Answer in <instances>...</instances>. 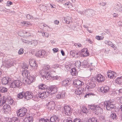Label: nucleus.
Masks as SVG:
<instances>
[{"label":"nucleus","instance_id":"f257e3e1","mask_svg":"<svg viewBox=\"0 0 122 122\" xmlns=\"http://www.w3.org/2000/svg\"><path fill=\"white\" fill-rule=\"evenodd\" d=\"M52 70L51 67L49 65L45 66L41 71V74L43 78H49V75Z\"/></svg>","mask_w":122,"mask_h":122},{"label":"nucleus","instance_id":"f03ea898","mask_svg":"<svg viewBox=\"0 0 122 122\" xmlns=\"http://www.w3.org/2000/svg\"><path fill=\"white\" fill-rule=\"evenodd\" d=\"M105 107L106 109L108 111H111L112 109H114L116 108L115 105L113 104L111 100L106 101L104 103Z\"/></svg>","mask_w":122,"mask_h":122},{"label":"nucleus","instance_id":"7ed1b4c3","mask_svg":"<svg viewBox=\"0 0 122 122\" xmlns=\"http://www.w3.org/2000/svg\"><path fill=\"white\" fill-rule=\"evenodd\" d=\"M96 86V84L94 82L91 81L88 83L85 87V91L88 92H90L94 90V88Z\"/></svg>","mask_w":122,"mask_h":122},{"label":"nucleus","instance_id":"20e7f679","mask_svg":"<svg viewBox=\"0 0 122 122\" xmlns=\"http://www.w3.org/2000/svg\"><path fill=\"white\" fill-rule=\"evenodd\" d=\"M27 109L25 107H22L17 111V116L18 117H25L27 115Z\"/></svg>","mask_w":122,"mask_h":122},{"label":"nucleus","instance_id":"39448f33","mask_svg":"<svg viewBox=\"0 0 122 122\" xmlns=\"http://www.w3.org/2000/svg\"><path fill=\"white\" fill-rule=\"evenodd\" d=\"M22 85V83L19 80H16L12 82L10 85L11 87L16 88H20Z\"/></svg>","mask_w":122,"mask_h":122},{"label":"nucleus","instance_id":"423d86ee","mask_svg":"<svg viewBox=\"0 0 122 122\" xmlns=\"http://www.w3.org/2000/svg\"><path fill=\"white\" fill-rule=\"evenodd\" d=\"M58 89V87L56 86H52L48 88L47 92L49 95H52L57 92Z\"/></svg>","mask_w":122,"mask_h":122},{"label":"nucleus","instance_id":"0eeeda50","mask_svg":"<svg viewBox=\"0 0 122 122\" xmlns=\"http://www.w3.org/2000/svg\"><path fill=\"white\" fill-rule=\"evenodd\" d=\"M72 109L70 106H65L64 107V111L65 115L70 116L72 112Z\"/></svg>","mask_w":122,"mask_h":122},{"label":"nucleus","instance_id":"6e6552de","mask_svg":"<svg viewBox=\"0 0 122 122\" xmlns=\"http://www.w3.org/2000/svg\"><path fill=\"white\" fill-rule=\"evenodd\" d=\"M85 14L88 18L92 17L94 15V11L91 9H88L85 10Z\"/></svg>","mask_w":122,"mask_h":122},{"label":"nucleus","instance_id":"1a4fd4ad","mask_svg":"<svg viewBox=\"0 0 122 122\" xmlns=\"http://www.w3.org/2000/svg\"><path fill=\"white\" fill-rule=\"evenodd\" d=\"M36 55L41 58L45 57L47 55L46 51L44 50H40L38 51L35 54Z\"/></svg>","mask_w":122,"mask_h":122},{"label":"nucleus","instance_id":"9d476101","mask_svg":"<svg viewBox=\"0 0 122 122\" xmlns=\"http://www.w3.org/2000/svg\"><path fill=\"white\" fill-rule=\"evenodd\" d=\"M49 96V94L47 92L42 91L38 94V97L41 98L45 99Z\"/></svg>","mask_w":122,"mask_h":122},{"label":"nucleus","instance_id":"9b49d317","mask_svg":"<svg viewBox=\"0 0 122 122\" xmlns=\"http://www.w3.org/2000/svg\"><path fill=\"white\" fill-rule=\"evenodd\" d=\"M33 94L31 92L27 91L24 92V98L27 100H29L32 98L33 97Z\"/></svg>","mask_w":122,"mask_h":122},{"label":"nucleus","instance_id":"f8f14e48","mask_svg":"<svg viewBox=\"0 0 122 122\" xmlns=\"http://www.w3.org/2000/svg\"><path fill=\"white\" fill-rule=\"evenodd\" d=\"M110 91L109 87L107 85H105L101 87L100 89V92L102 93H106L109 92Z\"/></svg>","mask_w":122,"mask_h":122},{"label":"nucleus","instance_id":"ddd939ff","mask_svg":"<svg viewBox=\"0 0 122 122\" xmlns=\"http://www.w3.org/2000/svg\"><path fill=\"white\" fill-rule=\"evenodd\" d=\"M74 86L76 87H80L84 85V83L83 82H81L79 80H75L73 82Z\"/></svg>","mask_w":122,"mask_h":122},{"label":"nucleus","instance_id":"4468645a","mask_svg":"<svg viewBox=\"0 0 122 122\" xmlns=\"http://www.w3.org/2000/svg\"><path fill=\"white\" fill-rule=\"evenodd\" d=\"M3 109L5 113L7 114L10 112L11 108L10 106L7 104H5L3 107Z\"/></svg>","mask_w":122,"mask_h":122},{"label":"nucleus","instance_id":"2eb2a0df","mask_svg":"<svg viewBox=\"0 0 122 122\" xmlns=\"http://www.w3.org/2000/svg\"><path fill=\"white\" fill-rule=\"evenodd\" d=\"M29 63L30 66L32 69H36L38 67V65L37 64L36 61L34 60H29Z\"/></svg>","mask_w":122,"mask_h":122},{"label":"nucleus","instance_id":"dca6fc26","mask_svg":"<svg viewBox=\"0 0 122 122\" xmlns=\"http://www.w3.org/2000/svg\"><path fill=\"white\" fill-rule=\"evenodd\" d=\"M14 61L13 59H11L6 61L4 63V65L6 67L9 68L10 67L13 65Z\"/></svg>","mask_w":122,"mask_h":122},{"label":"nucleus","instance_id":"f3484780","mask_svg":"<svg viewBox=\"0 0 122 122\" xmlns=\"http://www.w3.org/2000/svg\"><path fill=\"white\" fill-rule=\"evenodd\" d=\"M95 80L98 82L101 83L104 81L105 78L101 74H98Z\"/></svg>","mask_w":122,"mask_h":122},{"label":"nucleus","instance_id":"a211bd4d","mask_svg":"<svg viewBox=\"0 0 122 122\" xmlns=\"http://www.w3.org/2000/svg\"><path fill=\"white\" fill-rule=\"evenodd\" d=\"M70 54L73 57L75 58L79 57L80 56V52L75 50H72L70 52Z\"/></svg>","mask_w":122,"mask_h":122},{"label":"nucleus","instance_id":"6ab92c4d","mask_svg":"<svg viewBox=\"0 0 122 122\" xmlns=\"http://www.w3.org/2000/svg\"><path fill=\"white\" fill-rule=\"evenodd\" d=\"M39 90H41L42 91L47 92L48 88L47 86L44 84H40L39 86Z\"/></svg>","mask_w":122,"mask_h":122},{"label":"nucleus","instance_id":"aec40b11","mask_svg":"<svg viewBox=\"0 0 122 122\" xmlns=\"http://www.w3.org/2000/svg\"><path fill=\"white\" fill-rule=\"evenodd\" d=\"M80 53V56L82 57H85L88 56L89 53L87 51V49L86 48L83 49L81 50Z\"/></svg>","mask_w":122,"mask_h":122},{"label":"nucleus","instance_id":"412c9836","mask_svg":"<svg viewBox=\"0 0 122 122\" xmlns=\"http://www.w3.org/2000/svg\"><path fill=\"white\" fill-rule=\"evenodd\" d=\"M83 88L80 87H78L76 89L75 91L76 94L78 96V97L79 96H80L81 95H82L83 92Z\"/></svg>","mask_w":122,"mask_h":122},{"label":"nucleus","instance_id":"4be33fe9","mask_svg":"<svg viewBox=\"0 0 122 122\" xmlns=\"http://www.w3.org/2000/svg\"><path fill=\"white\" fill-rule=\"evenodd\" d=\"M11 80V78L9 77L3 78L2 79V82L3 84L6 85L10 82Z\"/></svg>","mask_w":122,"mask_h":122},{"label":"nucleus","instance_id":"5701e85b","mask_svg":"<svg viewBox=\"0 0 122 122\" xmlns=\"http://www.w3.org/2000/svg\"><path fill=\"white\" fill-rule=\"evenodd\" d=\"M116 75V74L115 72L111 71L108 72L107 73L108 77L110 79L115 78Z\"/></svg>","mask_w":122,"mask_h":122},{"label":"nucleus","instance_id":"b1692460","mask_svg":"<svg viewBox=\"0 0 122 122\" xmlns=\"http://www.w3.org/2000/svg\"><path fill=\"white\" fill-rule=\"evenodd\" d=\"M99 120L100 122H112L109 119V118H107L103 116H100Z\"/></svg>","mask_w":122,"mask_h":122},{"label":"nucleus","instance_id":"393cba45","mask_svg":"<svg viewBox=\"0 0 122 122\" xmlns=\"http://www.w3.org/2000/svg\"><path fill=\"white\" fill-rule=\"evenodd\" d=\"M55 104L53 101H51L48 103V107L49 109L53 110L55 108Z\"/></svg>","mask_w":122,"mask_h":122},{"label":"nucleus","instance_id":"a878e982","mask_svg":"<svg viewBox=\"0 0 122 122\" xmlns=\"http://www.w3.org/2000/svg\"><path fill=\"white\" fill-rule=\"evenodd\" d=\"M71 84V81L69 79H66L62 82V85L66 87L69 86Z\"/></svg>","mask_w":122,"mask_h":122},{"label":"nucleus","instance_id":"bb28decb","mask_svg":"<svg viewBox=\"0 0 122 122\" xmlns=\"http://www.w3.org/2000/svg\"><path fill=\"white\" fill-rule=\"evenodd\" d=\"M59 118L56 115H54L50 118V121L51 122H59Z\"/></svg>","mask_w":122,"mask_h":122},{"label":"nucleus","instance_id":"cd10ccee","mask_svg":"<svg viewBox=\"0 0 122 122\" xmlns=\"http://www.w3.org/2000/svg\"><path fill=\"white\" fill-rule=\"evenodd\" d=\"M95 110V111L96 112V114H97V115H98V114H101L103 112V109L102 108L99 106H97L96 107Z\"/></svg>","mask_w":122,"mask_h":122},{"label":"nucleus","instance_id":"c85d7f7f","mask_svg":"<svg viewBox=\"0 0 122 122\" xmlns=\"http://www.w3.org/2000/svg\"><path fill=\"white\" fill-rule=\"evenodd\" d=\"M65 92H62L58 94L56 96V97L57 99H63L65 97Z\"/></svg>","mask_w":122,"mask_h":122},{"label":"nucleus","instance_id":"c756f323","mask_svg":"<svg viewBox=\"0 0 122 122\" xmlns=\"http://www.w3.org/2000/svg\"><path fill=\"white\" fill-rule=\"evenodd\" d=\"M27 78L29 84L34 82L35 80V77L33 76H30L29 75Z\"/></svg>","mask_w":122,"mask_h":122},{"label":"nucleus","instance_id":"7c9ffc66","mask_svg":"<svg viewBox=\"0 0 122 122\" xmlns=\"http://www.w3.org/2000/svg\"><path fill=\"white\" fill-rule=\"evenodd\" d=\"M22 74L24 78L27 77L30 75L29 71L27 70H22Z\"/></svg>","mask_w":122,"mask_h":122},{"label":"nucleus","instance_id":"2f4dec72","mask_svg":"<svg viewBox=\"0 0 122 122\" xmlns=\"http://www.w3.org/2000/svg\"><path fill=\"white\" fill-rule=\"evenodd\" d=\"M24 122H32L33 117L31 116H30L28 117H25L23 120Z\"/></svg>","mask_w":122,"mask_h":122},{"label":"nucleus","instance_id":"473e14b6","mask_svg":"<svg viewBox=\"0 0 122 122\" xmlns=\"http://www.w3.org/2000/svg\"><path fill=\"white\" fill-rule=\"evenodd\" d=\"M81 66L83 68L89 67V65L87 61L86 60H84L81 63Z\"/></svg>","mask_w":122,"mask_h":122},{"label":"nucleus","instance_id":"72a5a7b5","mask_svg":"<svg viewBox=\"0 0 122 122\" xmlns=\"http://www.w3.org/2000/svg\"><path fill=\"white\" fill-rule=\"evenodd\" d=\"M6 98L3 97L0 98V106H3V104L6 102Z\"/></svg>","mask_w":122,"mask_h":122},{"label":"nucleus","instance_id":"f704fd0d","mask_svg":"<svg viewBox=\"0 0 122 122\" xmlns=\"http://www.w3.org/2000/svg\"><path fill=\"white\" fill-rule=\"evenodd\" d=\"M49 76L50 77H49V78H47V77H46L45 78L47 80H49L51 79H52L53 80H57L59 78L57 76H54L51 74L49 75Z\"/></svg>","mask_w":122,"mask_h":122},{"label":"nucleus","instance_id":"c9c22d12","mask_svg":"<svg viewBox=\"0 0 122 122\" xmlns=\"http://www.w3.org/2000/svg\"><path fill=\"white\" fill-rule=\"evenodd\" d=\"M116 83L119 85H122V76L118 77L115 80Z\"/></svg>","mask_w":122,"mask_h":122},{"label":"nucleus","instance_id":"e433bc0d","mask_svg":"<svg viewBox=\"0 0 122 122\" xmlns=\"http://www.w3.org/2000/svg\"><path fill=\"white\" fill-rule=\"evenodd\" d=\"M71 73L72 76H76L77 74V71L75 68H73L71 70Z\"/></svg>","mask_w":122,"mask_h":122},{"label":"nucleus","instance_id":"4c0bfd02","mask_svg":"<svg viewBox=\"0 0 122 122\" xmlns=\"http://www.w3.org/2000/svg\"><path fill=\"white\" fill-rule=\"evenodd\" d=\"M64 20L66 23L67 24H69L71 21V17L69 16L65 17Z\"/></svg>","mask_w":122,"mask_h":122},{"label":"nucleus","instance_id":"58836bf2","mask_svg":"<svg viewBox=\"0 0 122 122\" xmlns=\"http://www.w3.org/2000/svg\"><path fill=\"white\" fill-rule=\"evenodd\" d=\"M111 119L114 121L116 120L118 118V117L116 114L113 112L111 114Z\"/></svg>","mask_w":122,"mask_h":122},{"label":"nucleus","instance_id":"ea45409f","mask_svg":"<svg viewBox=\"0 0 122 122\" xmlns=\"http://www.w3.org/2000/svg\"><path fill=\"white\" fill-rule=\"evenodd\" d=\"M24 92H22L17 94V97L20 99H22L23 97L24 98Z\"/></svg>","mask_w":122,"mask_h":122},{"label":"nucleus","instance_id":"a19ab883","mask_svg":"<svg viewBox=\"0 0 122 122\" xmlns=\"http://www.w3.org/2000/svg\"><path fill=\"white\" fill-rule=\"evenodd\" d=\"M116 10L119 12L122 11V7L120 4H117L116 6Z\"/></svg>","mask_w":122,"mask_h":122},{"label":"nucleus","instance_id":"79ce46f5","mask_svg":"<svg viewBox=\"0 0 122 122\" xmlns=\"http://www.w3.org/2000/svg\"><path fill=\"white\" fill-rule=\"evenodd\" d=\"M11 122H19L20 120L17 117H13L11 119Z\"/></svg>","mask_w":122,"mask_h":122},{"label":"nucleus","instance_id":"37998d69","mask_svg":"<svg viewBox=\"0 0 122 122\" xmlns=\"http://www.w3.org/2000/svg\"><path fill=\"white\" fill-rule=\"evenodd\" d=\"M0 91L2 93H5L7 91V89L5 87H1L0 88Z\"/></svg>","mask_w":122,"mask_h":122},{"label":"nucleus","instance_id":"c03bdc74","mask_svg":"<svg viewBox=\"0 0 122 122\" xmlns=\"http://www.w3.org/2000/svg\"><path fill=\"white\" fill-rule=\"evenodd\" d=\"M21 67L24 69H28V65L25 63H23L22 64Z\"/></svg>","mask_w":122,"mask_h":122},{"label":"nucleus","instance_id":"a18cd8bd","mask_svg":"<svg viewBox=\"0 0 122 122\" xmlns=\"http://www.w3.org/2000/svg\"><path fill=\"white\" fill-rule=\"evenodd\" d=\"M42 36H45L46 37H48L49 36V34L47 32H41Z\"/></svg>","mask_w":122,"mask_h":122},{"label":"nucleus","instance_id":"49530a36","mask_svg":"<svg viewBox=\"0 0 122 122\" xmlns=\"http://www.w3.org/2000/svg\"><path fill=\"white\" fill-rule=\"evenodd\" d=\"M89 122H99L96 118L93 117L89 120Z\"/></svg>","mask_w":122,"mask_h":122},{"label":"nucleus","instance_id":"de8ad7c7","mask_svg":"<svg viewBox=\"0 0 122 122\" xmlns=\"http://www.w3.org/2000/svg\"><path fill=\"white\" fill-rule=\"evenodd\" d=\"M90 108L92 110H94L95 111L96 109V107H97V106H96L95 105H91L89 106Z\"/></svg>","mask_w":122,"mask_h":122},{"label":"nucleus","instance_id":"09e8293b","mask_svg":"<svg viewBox=\"0 0 122 122\" xmlns=\"http://www.w3.org/2000/svg\"><path fill=\"white\" fill-rule=\"evenodd\" d=\"M75 64L76 66L78 67H80L81 66V62L80 61H77L75 62Z\"/></svg>","mask_w":122,"mask_h":122},{"label":"nucleus","instance_id":"8fccbe9b","mask_svg":"<svg viewBox=\"0 0 122 122\" xmlns=\"http://www.w3.org/2000/svg\"><path fill=\"white\" fill-rule=\"evenodd\" d=\"M94 95V94L93 93H86V94L84 96L85 97H90V96H92Z\"/></svg>","mask_w":122,"mask_h":122},{"label":"nucleus","instance_id":"3c124183","mask_svg":"<svg viewBox=\"0 0 122 122\" xmlns=\"http://www.w3.org/2000/svg\"><path fill=\"white\" fill-rule=\"evenodd\" d=\"M82 111L84 113H86L87 112V110L86 108L84 107L81 109Z\"/></svg>","mask_w":122,"mask_h":122},{"label":"nucleus","instance_id":"603ef678","mask_svg":"<svg viewBox=\"0 0 122 122\" xmlns=\"http://www.w3.org/2000/svg\"><path fill=\"white\" fill-rule=\"evenodd\" d=\"M22 40L23 42L24 43L26 44H29L30 43V41L28 40H25L24 39H22Z\"/></svg>","mask_w":122,"mask_h":122},{"label":"nucleus","instance_id":"864d4df0","mask_svg":"<svg viewBox=\"0 0 122 122\" xmlns=\"http://www.w3.org/2000/svg\"><path fill=\"white\" fill-rule=\"evenodd\" d=\"M104 43L106 44L109 46H110L112 44H113L111 41L107 40L105 41Z\"/></svg>","mask_w":122,"mask_h":122},{"label":"nucleus","instance_id":"5fc2aeb1","mask_svg":"<svg viewBox=\"0 0 122 122\" xmlns=\"http://www.w3.org/2000/svg\"><path fill=\"white\" fill-rule=\"evenodd\" d=\"M22 48H20L18 51V54L20 55L22 54L24 52Z\"/></svg>","mask_w":122,"mask_h":122},{"label":"nucleus","instance_id":"6e6d98bb","mask_svg":"<svg viewBox=\"0 0 122 122\" xmlns=\"http://www.w3.org/2000/svg\"><path fill=\"white\" fill-rule=\"evenodd\" d=\"M73 122H81V120L79 118H76L74 119Z\"/></svg>","mask_w":122,"mask_h":122},{"label":"nucleus","instance_id":"4d7b16f0","mask_svg":"<svg viewBox=\"0 0 122 122\" xmlns=\"http://www.w3.org/2000/svg\"><path fill=\"white\" fill-rule=\"evenodd\" d=\"M116 94V92L115 91H112L110 93V95L111 97L115 96Z\"/></svg>","mask_w":122,"mask_h":122},{"label":"nucleus","instance_id":"13d9d810","mask_svg":"<svg viewBox=\"0 0 122 122\" xmlns=\"http://www.w3.org/2000/svg\"><path fill=\"white\" fill-rule=\"evenodd\" d=\"M23 23H24V25L26 26H29V25L30 24V22L25 21L23 22Z\"/></svg>","mask_w":122,"mask_h":122},{"label":"nucleus","instance_id":"bf43d9fd","mask_svg":"<svg viewBox=\"0 0 122 122\" xmlns=\"http://www.w3.org/2000/svg\"><path fill=\"white\" fill-rule=\"evenodd\" d=\"M13 3L10 1H7L6 4V5L7 6H9L13 4Z\"/></svg>","mask_w":122,"mask_h":122},{"label":"nucleus","instance_id":"052dcab7","mask_svg":"<svg viewBox=\"0 0 122 122\" xmlns=\"http://www.w3.org/2000/svg\"><path fill=\"white\" fill-rule=\"evenodd\" d=\"M31 44L33 46H36L38 44V42L36 41H34L31 43Z\"/></svg>","mask_w":122,"mask_h":122},{"label":"nucleus","instance_id":"680f3d73","mask_svg":"<svg viewBox=\"0 0 122 122\" xmlns=\"http://www.w3.org/2000/svg\"><path fill=\"white\" fill-rule=\"evenodd\" d=\"M8 102L9 104L10 105H12L14 103V101L12 99H10L8 100Z\"/></svg>","mask_w":122,"mask_h":122},{"label":"nucleus","instance_id":"e2e57ef3","mask_svg":"<svg viewBox=\"0 0 122 122\" xmlns=\"http://www.w3.org/2000/svg\"><path fill=\"white\" fill-rule=\"evenodd\" d=\"M74 45L76 47H79L81 46V44L80 43H75L74 44Z\"/></svg>","mask_w":122,"mask_h":122},{"label":"nucleus","instance_id":"0e129e2a","mask_svg":"<svg viewBox=\"0 0 122 122\" xmlns=\"http://www.w3.org/2000/svg\"><path fill=\"white\" fill-rule=\"evenodd\" d=\"M26 18L28 19H33V18L32 16L29 14H27L26 16Z\"/></svg>","mask_w":122,"mask_h":122},{"label":"nucleus","instance_id":"69168bd1","mask_svg":"<svg viewBox=\"0 0 122 122\" xmlns=\"http://www.w3.org/2000/svg\"><path fill=\"white\" fill-rule=\"evenodd\" d=\"M24 33L25 34H26L27 36H31L30 33L29 32L24 31Z\"/></svg>","mask_w":122,"mask_h":122},{"label":"nucleus","instance_id":"338daca9","mask_svg":"<svg viewBox=\"0 0 122 122\" xmlns=\"http://www.w3.org/2000/svg\"><path fill=\"white\" fill-rule=\"evenodd\" d=\"M116 91L118 92V93L120 95H122V89H120L118 90H117Z\"/></svg>","mask_w":122,"mask_h":122},{"label":"nucleus","instance_id":"774afa93","mask_svg":"<svg viewBox=\"0 0 122 122\" xmlns=\"http://www.w3.org/2000/svg\"><path fill=\"white\" fill-rule=\"evenodd\" d=\"M41 8L43 11H44L47 10V8L46 6L43 5L41 7Z\"/></svg>","mask_w":122,"mask_h":122}]
</instances>
